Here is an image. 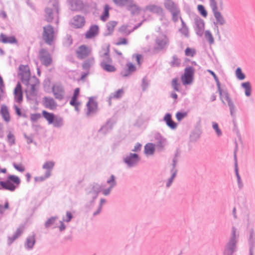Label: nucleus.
I'll return each instance as SVG.
<instances>
[{
	"mask_svg": "<svg viewBox=\"0 0 255 255\" xmlns=\"http://www.w3.org/2000/svg\"><path fill=\"white\" fill-rule=\"evenodd\" d=\"M19 69L21 81L27 86L26 89L27 94L30 96L36 95L37 87L38 85L37 79L34 77H30V70L28 66L20 65Z\"/></svg>",
	"mask_w": 255,
	"mask_h": 255,
	"instance_id": "nucleus-1",
	"label": "nucleus"
},
{
	"mask_svg": "<svg viewBox=\"0 0 255 255\" xmlns=\"http://www.w3.org/2000/svg\"><path fill=\"white\" fill-rule=\"evenodd\" d=\"M45 18L48 22H51L54 19H56L58 23V3L56 0H50L47 6L45 9Z\"/></svg>",
	"mask_w": 255,
	"mask_h": 255,
	"instance_id": "nucleus-2",
	"label": "nucleus"
},
{
	"mask_svg": "<svg viewBox=\"0 0 255 255\" xmlns=\"http://www.w3.org/2000/svg\"><path fill=\"white\" fill-rule=\"evenodd\" d=\"M109 52L108 48L103 49L100 52V57L102 58L100 65L104 71L108 72H114L116 70V68L112 64V60L109 55Z\"/></svg>",
	"mask_w": 255,
	"mask_h": 255,
	"instance_id": "nucleus-3",
	"label": "nucleus"
},
{
	"mask_svg": "<svg viewBox=\"0 0 255 255\" xmlns=\"http://www.w3.org/2000/svg\"><path fill=\"white\" fill-rule=\"evenodd\" d=\"M20 183L19 178L14 175H10L5 181H0V190L3 189L14 191Z\"/></svg>",
	"mask_w": 255,
	"mask_h": 255,
	"instance_id": "nucleus-4",
	"label": "nucleus"
},
{
	"mask_svg": "<svg viewBox=\"0 0 255 255\" xmlns=\"http://www.w3.org/2000/svg\"><path fill=\"white\" fill-rule=\"evenodd\" d=\"M56 30L51 25L48 24L43 27L42 39L46 44L52 45L56 39Z\"/></svg>",
	"mask_w": 255,
	"mask_h": 255,
	"instance_id": "nucleus-5",
	"label": "nucleus"
},
{
	"mask_svg": "<svg viewBox=\"0 0 255 255\" xmlns=\"http://www.w3.org/2000/svg\"><path fill=\"white\" fill-rule=\"evenodd\" d=\"M42 116L47 121L49 125H52L54 128H60L64 126L63 119L58 116L45 111L42 112Z\"/></svg>",
	"mask_w": 255,
	"mask_h": 255,
	"instance_id": "nucleus-6",
	"label": "nucleus"
},
{
	"mask_svg": "<svg viewBox=\"0 0 255 255\" xmlns=\"http://www.w3.org/2000/svg\"><path fill=\"white\" fill-rule=\"evenodd\" d=\"M140 160V157L136 153L128 152L123 157V161L128 168L136 167Z\"/></svg>",
	"mask_w": 255,
	"mask_h": 255,
	"instance_id": "nucleus-7",
	"label": "nucleus"
},
{
	"mask_svg": "<svg viewBox=\"0 0 255 255\" xmlns=\"http://www.w3.org/2000/svg\"><path fill=\"white\" fill-rule=\"evenodd\" d=\"M155 45L153 49L154 52H158L166 48L169 44V40L167 36L162 34L157 36L155 40Z\"/></svg>",
	"mask_w": 255,
	"mask_h": 255,
	"instance_id": "nucleus-8",
	"label": "nucleus"
},
{
	"mask_svg": "<svg viewBox=\"0 0 255 255\" xmlns=\"http://www.w3.org/2000/svg\"><path fill=\"white\" fill-rule=\"evenodd\" d=\"M237 237L238 236L236 235V229L235 228H233L232 237L230 242L227 245L224 253V255H233L236 250Z\"/></svg>",
	"mask_w": 255,
	"mask_h": 255,
	"instance_id": "nucleus-9",
	"label": "nucleus"
},
{
	"mask_svg": "<svg viewBox=\"0 0 255 255\" xmlns=\"http://www.w3.org/2000/svg\"><path fill=\"white\" fill-rule=\"evenodd\" d=\"M117 181L114 175H111L107 180L106 183L103 184V195L108 196L110 193L112 189L116 186Z\"/></svg>",
	"mask_w": 255,
	"mask_h": 255,
	"instance_id": "nucleus-10",
	"label": "nucleus"
},
{
	"mask_svg": "<svg viewBox=\"0 0 255 255\" xmlns=\"http://www.w3.org/2000/svg\"><path fill=\"white\" fill-rule=\"evenodd\" d=\"M194 70L192 67H189L185 69L184 74L181 77L183 85L190 84L193 80Z\"/></svg>",
	"mask_w": 255,
	"mask_h": 255,
	"instance_id": "nucleus-11",
	"label": "nucleus"
},
{
	"mask_svg": "<svg viewBox=\"0 0 255 255\" xmlns=\"http://www.w3.org/2000/svg\"><path fill=\"white\" fill-rule=\"evenodd\" d=\"M39 57L42 64L46 66H48L51 64L52 58L50 54L46 49H42L40 50Z\"/></svg>",
	"mask_w": 255,
	"mask_h": 255,
	"instance_id": "nucleus-12",
	"label": "nucleus"
},
{
	"mask_svg": "<svg viewBox=\"0 0 255 255\" xmlns=\"http://www.w3.org/2000/svg\"><path fill=\"white\" fill-rule=\"evenodd\" d=\"M52 92L56 99L62 100L64 98V89L61 84H56L54 85L52 88Z\"/></svg>",
	"mask_w": 255,
	"mask_h": 255,
	"instance_id": "nucleus-13",
	"label": "nucleus"
},
{
	"mask_svg": "<svg viewBox=\"0 0 255 255\" xmlns=\"http://www.w3.org/2000/svg\"><path fill=\"white\" fill-rule=\"evenodd\" d=\"M104 186L98 183H94L92 185L91 188L88 191V194L91 196L93 199H95L99 193L102 192L103 194Z\"/></svg>",
	"mask_w": 255,
	"mask_h": 255,
	"instance_id": "nucleus-14",
	"label": "nucleus"
},
{
	"mask_svg": "<svg viewBox=\"0 0 255 255\" xmlns=\"http://www.w3.org/2000/svg\"><path fill=\"white\" fill-rule=\"evenodd\" d=\"M132 15H138L141 10V8L134 1L130 0L125 7Z\"/></svg>",
	"mask_w": 255,
	"mask_h": 255,
	"instance_id": "nucleus-15",
	"label": "nucleus"
},
{
	"mask_svg": "<svg viewBox=\"0 0 255 255\" xmlns=\"http://www.w3.org/2000/svg\"><path fill=\"white\" fill-rule=\"evenodd\" d=\"M70 24L72 27L75 28H79L84 26L85 19L84 17L80 15H76L73 17L70 21Z\"/></svg>",
	"mask_w": 255,
	"mask_h": 255,
	"instance_id": "nucleus-16",
	"label": "nucleus"
},
{
	"mask_svg": "<svg viewBox=\"0 0 255 255\" xmlns=\"http://www.w3.org/2000/svg\"><path fill=\"white\" fill-rule=\"evenodd\" d=\"M223 96L228 102L231 116L232 117L235 118L236 117L237 109L234 104V102L230 98L229 95L228 93H224L223 95Z\"/></svg>",
	"mask_w": 255,
	"mask_h": 255,
	"instance_id": "nucleus-17",
	"label": "nucleus"
},
{
	"mask_svg": "<svg viewBox=\"0 0 255 255\" xmlns=\"http://www.w3.org/2000/svg\"><path fill=\"white\" fill-rule=\"evenodd\" d=\"M154 138L155 142L154 144L157 149L159 150H162L166 144V139L160 134H155Z\"/></svg>",
	"mask_w": 255,
	"mask_h": 255,
	"instance_id": "nucleus-18",
	"label": "nucleus"
},
{
	"mask_svg": "<svg viewBox=\"0 0 255 255\" xmlns=\"http://www.w3.org/2000/svg\"><path fill=\"white\" fill-rule=\"evenodd\" d=\"M91 52V48L85 46H80L77 50V56L80 59H84L89 56Z\"/></svg>",
	"mask_w": 255,
	"mask_h": 255,
	"instance_id": "nucleus-19",
	"label": "nucleus"
},
{
	"mask_svg": "<svg viewBox=\"0 0 255 255\" xmlns=\"http://www.w3.org/2000/svg\"><path fill=\"white\" fill-rule=\"evenodd\" d=\"M73 218V216L72 213L70 211H67L66 216L63 217L62 220L59 221L60 225L58 226V228L60 232H62L66 229V225L64 222H70Z\"/></svg>",
	"mask_w": 255,
	"mask_h": 255,
	"instance_id": "nucleus-20",
	"label": "nucleus"
},
{
	"mask_svg": "<svg viewBox=\"0 0 255 255\" xmlns=\"http://www.w3.org/2000/svg\"><path fill=\"white\" fill-rule=\"evenodd\" d=\"M87 107L88 111L86 113V114L88 116H89L91 114L95 113L97 109V105L93 97H90L89 98V101L87 103Z\"/></svg>",
	"mask_w": 255,
	"mask_h": 255,
	"instance_id": "nucleus-21",
	"label": "nucleus"
},
{
	"mask_svg": "<svg viewBox=\"0 0 255 255\" xmlns=\"http://www.w3.org/2000/svg\"><path fill=\"white\" fill-rule=\"evenodd\" d=\"M36 243L35 236L32 234L28 236L24 242V247L26 250H32Z\"/></svg>",
	"mask_w": 255,
	"mask_h": 255,
	"instance_id": "nucleus-22",
	"label": "nucleus"
},
{
	"mask_svg": "<svg viewBox=\"0 0 255 255\" xmlns=\"http://www.w3.org/2000/svg\"><path fill=\"white\" fill-rule=\"evenodd\" d=\"M195 29L196 34L199 36H202L204 30V22L201 18H198L195 19Z\"/></svg>",
	"mask_w": 255,
	"mask_h": 255,
	"instance_id": "nucleus-23",
	"label": "nucleus"
},
{
	"mask_svg": "<svg viewBox=\"0 0 255 255\" xmlns=\"http://www.w3.org/2000/svg\"><path fill=\"white\" fill-rule=\"evenodd\" d=\"M43 105L46 108L54 110L57 107V104L52 98L45 97L43 99Z\"/></svg>",
	"mask_w": 255,
	"mask_h": 255,
	"instance_id": "nucleus-24",
	"label": "nucleus"
},
{
	"mask_svg": "<svg viewBox=\"0 0 255 255\" xmlns=\"http://www.w3.org/2000/svg\"><path fill=\"white\" fill-rule=\"evenodd\" d=\"M249 246V255H254V250L255 249V232L251 231L248 240Z\"/></svg>",
	"mask_w": 255,
	"mask_h": 255,
	"instance_id": "nucleus-25",
	"label": "nucleus"
},
{
	"mask_svg": "<svg viewBox=\"0 0 255 255\" xmlns=\"http://www.w3.org/2000/svg\"><path fill=\"white\" fill-rule=\"evenodd\" d=\"M113 125L114 123L112 121H108L106 124L102 126L99 130V134L100 135L106 134L112 130Z\"/></svg>",
	"mask_w": 255,
	"mask_h": 255,
	"instance_id": "nucleus-26",
	"label": "nucleus"
},
{
	"mask_svg": "<svg viewBox=\"0 0 255 255\" xmlns=\"http://www.w3.org/2000/svg\"><path fill=\"white\" fill-rule=\"evenodd\" d=\"M55 165V162L53 161H47L42 165V168L46 170L45 172L46 177H49L51 174V171Z\"/></svg>",
	"mask_w": 255,
	"mask_h": 255,
	"instance_id": "nucleus-27",
	"label": "nucleus"
},
{
	"mask_svg": "<svg viewBox=\"0 0 255 255\" xmlns=\"http://www.w3.org/2000/svg\"><path fill=\"white\" fill-rule=\"evenodd\" d=\"M214 17L216 19L217 24L224 25L226 24V20L222 13L218 10L213 11Z\"/></svg>",
	"mask_w": 255,
	"mask_h": 255,
	"instance_id": "nucleus-28",
	"label": "nucleus"
},
{
	"mask_svg": "<svg viewBox=\"0 0 255 255\" xmlns=\"http://www.w3.org/2000/svg\"><path fill=\"white\" fill-rule=\"evenodd\" d=\"M163 121L166 123V125L172 129H175L177 127V125L172 120L171 115L167 113L163 118Z\"/></svg>",
	"mask_w": 255,
	"mask_h": 255,
	"instance_id": "nucleus-29",
	"label": "nucleus"
},
{
	"mask_svg": "<svg viewBox=\"0 0 255 255\" xmlns=\"http://www.w3.org/2000/svg\"><path fill=\"white\" fill-rule=\"evenodd\" d=\"M15 100L18 103H20L22 100V93L20 83H18L14 90Z\"/></svg>",
	"mask_w": 255,
	"mask_h": 255,
	"instance_id": "nucleus-30",
	"label": "nucleus"
},
{
	"mask_svg": "<svg viewBox=\"0 0 255 255\" xmlns=\"http://www.w3.org/2000/svg\"><path fill=\"white\" fill-rule=\"evenodd\" d=\"M145 10L149 11L150 12L155 13L158 14H162L163 12L162 8L155 4H150L147 5L145 7Z\"/></svg>",
	"mask_w": 255,
	"mask_h": 255,
	"instance_id": "nucleus-31",
	"label": "nucleus"
},
{
	"mask_svg": "<svg viewBox=\"0 0 255 255\" xmlns=\"http://www.w3.org/2000/svg\"><path fill=\"white\" fill-rule=\"evenodd\" d=\"M155 145L152 143H147L144 147V152L146 156L153 155L155 150Z\"/></svg>",
	"mask_w": 255,
	"mask_h": 255,
	"instance_id": "nucleus-32",
	"label": "nucleus"
},
{
	"mask_svg": "<svg viewBox=\"0 0 255 255\" xmlns=\"http://www.w3.org/2000/svg\"><path fill=\"white\" fill-rule=\"evenodd\" d=\"M70 7L72 10H79L83 7V3L80 0H71Z\"/></svg>",
	"mask_w": 255,
	"mask_h": 255,
	"instance_id": "nucleus-33",
	"label": "nucleus"
},
{
	"mask_svg": "<svg viewBox=\"0 0 255 255\" xmlns=\"http://www.w3.org/2000/svg\"><path fill=\"white\" fill-rule=\"evenodd\" d=\"M99 27L97 25H92L86 34L87 38H91L95 36L98 33Z\"/></svg>",
	"mask_w": 255,
	"mask_h": 255,
	"instance_id": "nucleus-34",
	"label": "nucleus"
},
{
	"mask_svg": "<svg viewBox=\"0 0 255 255\" xmlns=\"http://www.w3.org/2000/svg\"><path fill=\"white\" fill-rule=\"evenodd\" d=\"M181 21V27L179 29L180 33L186 38L189 37V29L183 19L180 18Z\"/></svg>",
	"mask_w": 255,
	"mask_h": 255,
	"instance_id": "nucleus-35",
	"label": "nucleus"
},
{
	"mask_svg": "<svg viewBox=\"0 0 255 255\" xmlns=\"http://www.w3.org/2000/svg\"><path fill=\"white\" fill-rule=\"evenodd\" d=\"M164 4L165 7L171 12L179 9L172 0H165Z\"/></svg>",
	"mask_w": 255,
	"mask_h": 255,
	"instance_id": "nucleus-36",
	"label": "nucleus"
},
{
	"mask_svg": "<svg viewBox=\"0 0 255 255\" xmlns=\"http://www.w3.org/2000/svg\"><path fill=\"white\" fill-rule=\"evenodd\" d=\"M126 66L128 68L127 71L125 72H122L121 73V75L123 77H128L130 74V73L134 72L136 70V67L135 66L130 62L127 63Z\"/></svg>",
	"mask_w": 255,
	"mask_h": 255,
	"instance_id": "nucleus-37",
	"label": "nucleus"
},
{
	"mask_svg": "<svg viewBox=\"0 0 255 255\" xmlns=\"http://www.w3.org/2000/svg\"><path fill=\"white\" fill-rule=\"evenodd\" d=\"M23 231V227H19L11 237H8V244H11L14 240L21 236Z\"/></svg>",
	"mask_w": 255,
	"mask_h": 255,
	"instance_id": "nucleus-38",
	"label": "nucleus"
},
{
	"mask_svg": "<svg viewBox=\"0 0 255 255\" xmlns=\"http://www.w3.org/2000/svg\"><path fill=\"white\" fill-rule=\"evenodd\" d=\"M241 87L244 89L245 95L249 97L251 95L252 86L250 82H246L241 84Z\"/></svg>",
	"mask_w": 255,
	"mask_h": 255,
	"instance_id": "nucleus-39",
	"label": "nucleus"
},
{
	"mask_svg": "<svg viewBox=\"0 0 255 255\" xmlns=\"http://www.w3.org/2000/svg\"><path fill=\"white\" fill-rule=\"evenodd\" d=\"M0 113L4 120L6 122H8L10 120V117L6 106L5 105L1 106Z\"/></svg>",
	"mask_w": 255,
	"mask_h": 255,
	"instance_id": "nucleus-40",
	"label": "nucleus"
},
{
	"mask_svg": "<svg viewBox=\"0 0 255 255\" xmlns=\"http://www.w3.org/2000/svg\"><path fill=\"white\" fill-rule=\"evenodd\" d=\"M128 25H124L120 27L119 28V31L123 34L128 35L134 29H136L138 26H135L133 28L129 29L128 28Z\"/></svg>",
	"mask_w": 255,
	"mask_h": 255,
	"instance_id": "nucleus-41",
	"label": "nucleus"
},
{
	"mask_svg": "<svg viewBox=\"0 0 255 255\" xmlns=\"http://www.w3.org/2000/svg\"><path fill=\"white\" fill-rule=\"evenodd\" d=\"M124 90L122 89H119L114 93H112L109 97V103L111 104V100L112 99H119L122 97L124 94Z\"/></svg>",
	"mask_w": 255,
	"mask_h": 255,
	"instance_id": "nucleus-42",
	"label": "nucleus"
},
{
	"mask_svg": "<svg viewBox=\"0 0 255 255\" xmlns=\"http://www.w3.org/2000/svg\"><path fill=\"white\" fill-rule=\"evenodd\" d=\"M0 37L1 38V41L4 43H12L16 41L15 38L13 36L7 37L3 34H1Z\"/></svg>",
	"mask_w": 255,
	"mask_h": 255,
	"instance_id": "nucleus-43",
	"label": "nucleus"
},
{
	"mask_svg": "<svg viewBox=\"0 0 255 255\" xmlns=\"http://www.w3.org/2000/svg\"><path fill=\"white\" fill-rule=\"evenodd\" d=\"M212 127L217 137H221L223 133L221 129L219 128L218 123L215 122H212Z\"/></svg>",
	"mask_w": 255,
	"mask_h": 255,
	"instance_id": "nucleus-44",
	"label": "nucleus"
},
{
	"mask_svg": "<svg viewBox=\"0 0 255 255\" xmlns=\"http://www.w3.org/2000/svg\"><path fill=\"white\" fill-rule=\"evenodd\" d=\"M94 63V59L93 58H89L85 60L83 63V68L85 70L89 69Z\"/></svg>",
	"mask_w": 255,
	"mask_h": 255,
	"instance_id": "nucleus-45",
	"label": "nucleus"
},
{
	"mask_svg": "<svg viewBox=\"0 0 255 255\" xmlns=\"http://www.w3.org/2000/svg\"><path fill=\"white\" fill-rule=\"evenodd\" d=\"M109 9H110V7L108 5H106L104 6V12H103V14L100 16L101 19L102 20L106 21L107 20V19L108 18V17L109 16Z\"/></svg>",
	"mask_w": 255,
	"mask_h": 255,
	"instance_id": "nucleus-46",
	"label": "nucleus"
},
{
	"mask_svg": "<svg viewBox=\"0 0 255 255\" xmlns=\"http://www.w3.org/2000/svg\"><path fill=\"white\" fill-rule=\"evenodd\" d=\"M117 24V22L115 21H111L107 23L106 26L108 31V34H110L113 32Z\"/></svg>",
	"mask_w": 255,
	"mask_h": 255,
	"instance_id": "nucleus-47",
	"label": "nucleus"
},
{
	"mask_svg": "<svg viewBox=\"0 0 255 255\" xmlns=\"http://www.w3.org/2000/svg\"><path fill=\"white\" fill-rule=\"evenodd\" d=\"M235 75L236 78L239 80H243L245 79L246 76L242 72L240 67H238L235 71Z\"/></svg>",
	"mask_w": 255,
	"mask_h": 255,
	"instance_id": "nucleus-48",
	"label": "nucleus"
},
{
	"mask_svg": "<svg viewBox=\"0 0 255 255\" xmlns=\"http://www.w3.org/2000/svg\"><path fill=\"white\" fill-rule=\"evenodd\" d=\"M170 172L171 173V175L170 177H169L168 179V180L166 182V186L167 188L171 186V185L172 184L173 181L174 179V178H175V177L176 176V174H177L176 171L174 170L172 171H170Z\"/></svg>",
	"mask_w": 255,
	"mask_h": 255,
	"instance_id": "nucleus-49",
	"label": "nucleus"
},
{
	"mask_svg": "<svg viewBox=\"0 0 255 255\" xmlns=\"http://www.w3.org/2000/svg\"><path fill=\"white\" fill-rule=\"evenodd\" d=\"M58 219L57 216L52 217L48 219L45 223V227L46 228H49L51 226L54 225L55 221Z\"/></svg>",
	"mask_w": 255,
	"mask_h": 255,
	"instance_id": "nucleus-50",
	"label": "nucleus"
},
{
	"mask_svg": "<svg viewBox=\"0 0 255 255\" xmlns=\"http://www.w3.org/2000/svg\"><path fill=\"white\" fill-rule=\"evenodd\" d=\"M116 5L120 7H126L130 0H113Z\"/></svg>",
	"mask_w": 255,
	"mask_h": 255,
	"instance_id": "nucleus-51",
	"label": "nucleus"
},
{
	"mask_svg": "<svg viewBox=\"0 0 255 255\" xmlns=\"http://www.w3.org/2000/svg\"><path fill=\"white\" fill-rule=\"evenodd\" d=\"M205 37L210 44H213L214 43V37L209 30L205 31Z\"/></svg>",
	"mask_w": 255,
	"mask_h": 255,
	"instance_id": "nucleus-52",
	"label": "nucleus"
},
{
	"mask_svg": "<svg viewBox=\"0 0 255 255\" xmlns=\"http://www.w3.org/2000/svg\"><path fill=\"white\" fill-rule=\"evenodd\" d=\"M7 141L10 145L15 144V136L10 131L8 132V134L7 135Z\"/></svg>",
	"mask_w": 255,
	"mask_h": 255,
	"instance_id": "nucleus-53",
	"label": "nucleus"
},
{
	"mask_svg": "<svg viewBox=\"0 0 255 255\" xmlns=\"http://www.w3.org/2000/svg\"><path fill=\"white\" fill-rule=\"evenodd\" d=\"M80 89L79 88H77L75 89L73 97L70 102V105H74L75 101H77V99L79 95Z\"/></svg>",
	"mask_w": 255,
	"mask_h": 255,
	"instance_id": "nucleus-54",
	"label": "nucleus"
},
{
	"mask_svg": "<svg viewBox=\"0 0 255 255\" xmlns=\"http://www.w3.org/2000/svg\"><path fill=\"white\" fill-rule=\"evenodd\" d=\"M197 9L199 12L200 13L201 15H202L204 17H206L207 16V12L205 9L204 6L203 5L199 4L197 6Z\"/></svg>",
	"mask_w": 255,
	"mask_h": 255,
	"instance_id": "nucleus-55",
	"label": "nucleus"
},
{
	"mask_svg": "<svg viewBox=\"0 0 255 255\" xmlns=\"http://www.w3.org/2000/svg\"><path fill=\"white\" fill-rule=\"evenodd\" d=\"M4 84L2 78L0 76V102L2 100L4 95Z\"/></svg>",
	"mask_w": 255,
	"mask_h": 255,
	"instance_id": "nucleus-56",
	"label": "nucleus"
},
{
	"mask_svg": "<svg viewBox=\"0 0 255 255\" xmlns=\"http://www.w3.org/2000/svg\"><path fill=\"white\" fill-rule=\"evenodd\" d=\"M209 1L212 11L218 10L217 4L220 1V0H209Z\"/></svg>",
	"mask_w": 255,
	"mask_h": 255,
	"instance_id": "nucleus-57",
	"label": "nucleus"
},
{
	"mask_svg": "<svg viewBox=\"0 0 255 255\" xmlns=\"http://www.w3.org/2000/svg\"><path fill=\"white\" fill-rule=\"evenodd\" d=\"M172 15V19L174 22H176L178 20L179 18H181L179 16L180 11L179 10H177L171 12Z\"/></svg>",
	"mask_w": 255,
	"mask_h": 255,
	"instance_id": "nucleus-58",
	"label": "nucleus"
},
{
	"mask_svg": "<svg viewBox=\"0 0 255 255\" xmlns=\"http://www.w3.org/2000/svg\"><path fill=\"white\" fill-rule=\"evenodd\" d=\"M171 64L173 66H178L180 64V60L176 56H173L172 57V60L171 61Z\"/></svg>",
	"mask_w": 255,
	"mask_h": 255,
	"instance_id": "nucleus-59",
	"label": "nucleus"
},
{
	"mask_svg": "<svg viewBox=\"0 0 255 255\" xmlns=\"http://www.w3.org/2000/svg\"><path fill=\"white\" fill-rule=\"evenodd\" d=\"M149 85V82L146 77H144L142 80L141 87L143 91H145Z\"/></svg>",
	"mask_w": 255,
	"mask_h": 255,
	"instance_id": "nucleus-60",
	"label": "nucleus"
},
{
	"mask_svg": "<svg viewBox=\"0 0 255 255\" xmlns=\"http://www.w3.org/2000/svg\"><path fill=\"white\" fill-rule=\"evenodd\" d=\"M187 116L186 112H177L176 114V118L178 121H181Z\"/></svg>",
	"mask_w": 255,
	"mask_h": 255,
	"instance_id": "nucleus-61",
	"label": "nucleus"
},
{
	"mask_svg": "<svg viewBox=\"0 0 255 255\" xmlns=\"http://www.w3.org/2000/svg\"><path fill=\"white\" fill-rule=\"evenodd\" d=\"M185 55L187 56L193 57L195 54V51L194 49L190 48H187L185 51Z\"/></svg>",
	"mask_w": 255,
	"mask_h": 255,
	"instance_id": "nucleus-62",
	"label": "nucleus"
},
{
	"mask_svg": "<svg viewBox=\"0 0 255 255\" xmlns=\"http://www.w3.org/2000/svg\"><path fill=\"white\" fill-rule=\"evenodd\" d=\"M134 57L137 64L140 66L143 61V56L140 54L133 55L132 57L134 58Z\"/></svg>",
	"mask_w": 255,
	"mask_h": 255,
	"instance_id": "nucleus-63",
	"label": "nucleus"
},
{
	"mask_svg": "<svg viewBox=\"0 0 255 255\" xmlns=\"http://www.w3.org/2000/svg\"><path fill=\"white\" fill-rule=\"evenodd\" d=\"M172 86L173 89L175 91H179L180 85L178 83H177V79H174L172 80Z\"/></svg>",
	"mask_w": 255,
	"mask_h": 255,
	"instance_id": "nucleus-64",
	"label": "nucleus"
}]
</instances>
